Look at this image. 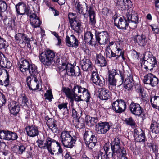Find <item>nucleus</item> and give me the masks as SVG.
Returning <instances> with one entry per match:
<instances>
[{
    "mask_svg": "<svg viewBox=\"0 0 159 159\" xmlns=\"http://www.w3.org/2000/svg\"><path fill=\"white\" fill-rule=\"evenodd\" d=\"M15 42L20 46H25V43L29 38L27 35L24 33H18L14 36Z\"/></svg>",
    "mask_w": 159,
    "mask_h": 159,
    "instance_id": "12",
    "label": "nucleus"
},
{
    "mask_svg": "<svg viewBox=\"0 0 159 159\" xmlns=\"http://www.w3.org/2000/svg\"><path fill=\"white\" fill-rule=\"evenodd\" d=\"M61 143L64 147L67 148H72L76 141L75 136H72L69 131H63L60 136Z\"/></svg>",
    "mask_w": 159,
    "mask_h": 159,
    "instance_id": "4",
    "label": "nucleus"
},
{
    "mask_svg": "<svg viewBox=\"0 0 159 159\" xmlns=\"http://www.w3.org/2000/svg\"><path fill=\"white\" fill-rule=\"evenodd\" d=\"M7 42L4 39L0 40V49L5 48L7 47Z\"/></svg>",
    "mask_w": 159,
    "mask_h": 159,
    "instance_id": "63",
    "label": "nucleus"
},
{
    "mask_svg": "<svg viewBox=\"0 0 159 159\" xmlns=\"http://www.w3.org/2000/svg\"><path fill=\"white\" fill-rule=\"evenodd\" d=\"M26 81L27 86L30 89L35 91L39 89V85L37 78L34 77L33 79L29 76L27 78Z\"/></svg>",
    "mask_w": 159,
    "mask_h": 159,
    "instance_id": "15",
    "label": "nucleus"
},
{
    "mask_svg": "<svg viewBox=\"0 0 159 159\" xmlns=\"http://www.w3.org/2000/svg\"><path fill=\"white\" fill-rule=\"evenodd\" d=\"M85 121L87 125L90 126L94 125L98 121L97 117H92L88 115L85 118Z\"/></svg>",
    "mask_w": 159,
    "mask_h": 159,
    "instance_id": "35",
    "label": "nucleus"
},
{
    "mask_svg": "<svg viewBox=\"0 0 159 159\" xmlns=\"http://www.w3.org/2000/svg\"><path fill=\"white\" fill-rule=\"evenodd\" d=\"M133 40L141 46H144L147 43V39L145 34L142 33L141 35L138 34L134 37Z\"/></svg>",
    "mask_w": 159,
    "mask_h": 159,
    "instance_id": "19",
    "label": "nucleus"
},
{
    "mask_svg": "<svg viewBox=\"0 0 159 159\" xmlns=\"http://www.w3.org/2000/svg\"><path fill=\"white\" fill-rule=\"evenodd\" d=\"M96 42L100 44H106L108 41L109 35L107 31L100 32L96 31L95 33Z\"/></svg>",
    "mask_w": 159,
    "mask_h": 159,
    "instance_id": "7",
    "label": "nucleus"
},
{
    "mask_svg": "<svg viewBox=\"0 0 159 159\" xmlns=\"http://www.w3.org/2000/svg\"><path fill=\"white\" fill-rule=\"evenodd\" d=\"M6 101V100L5 96L1 93H0V107L5 104Z\"/></svg>",
    "mask_w": 159,
    "mask_h": 159,
    "instance_id": "57",
    "label": "nucleus"
},
{
    "mask_svg": "<svg viewBox=\"0 0 159 159\" xmlns=\"http://www.w3.org/2000/svg\"><path fill=\"white\" fill-rule=\"evenodd\" d=\"M93 35L91 32H87L84 34V40L86 43L92 44L95 42V39L93 38Z\"/></svg>",
    "mask_w": 159,
    "mask_h": 159,
    "instance_id": "34",
    "label": "nucleus"
},
{
    "mask_svg": "<svg viewBox=\"0 0 159 159\" xmlns=\"http://www.w3.org/2000/svg\"><path fill=\"white\" fill-rule=\"evenodd\" d=\"M66 42L67 45L69 47L76 48L79 45V42L74 35H71L70 37L67 36L66 38Z\"/></svg>",
    "mask_w": 159,
    "mask_h": 159,
    "instance_id": "17",
    "label": "nucleus"
},
{
    "mask_svg": "<svg viewBox=\"0 0 159 159\" xmlns=\"http://www.w3.org/2000/svg\"><path fill=\"white\" fill-rule=\"evenodd\" d=\"M120 139L119 138L116 137L112 142L111 144V149L113 150L114 152H120L123 149H125L124 148L120 147Z\"/></svg>",
    "mask_w": 159,
    "mask_h": 159,
    "instance_id": "20",
    "label": "nucleus"
},
{
    "mask_svg": "<svg viewBox=\"0 0 159 159\" xmlns=\"http://www.w3.org/2000/svg\"><path fill=\"white\" fill-rule=\"evenodd\" d=\"M128 73L127 72L120 71V73L119 74V76L121 77V80L119 82V86L121 85L124 83V79L125 80L127 77V75Z\"/></svg>",
    "mask_w": 159,
    "mask_h": 159,
    "instance_id": "46",
    "label": "nucleus"
},
{
    "mask_svg": "<svg viewBox=\"0 0 159 159\" xmlns=\"http://www.w3.org/2000/svg\"><path fill=\"white\" fill-rule=\"evenodd\" d=\"M158 82L159 80L158 78L153 74L149 85L152 87H155L157 85Z\"/></svg>",
    "mask_w": 159,
    "mask_h": 159,
    "instance_id": "50",
    "label": "nucleus"
},
{
    "mask_svg": "<svg viewBox=\"0 0 159 159\" xmlns=\"http://www.w3.org/2000/svg\"><path fill=\"white\" fill-rule=\"evenodd\" d=\"M30 66L29 61L26 59L22 60L20 62L19 69L22 73H25L28 70V68Z\"/></svg>",
    "mask_w": 159,
    "mask_h": 159,
    "instance_id": "27",
    "label": "nucleus"
},
{
    "mask_svg": "<svg viewBox=\"0 0 159 159\" xmlns=\"http://www.w3.org/2000/svg\"><path fill=\"white\" fill-rule=\"evenodd\" d=\"M38 146L40 149H46V142L44 143V141L41 139H38L37 141Z\"/></svg>",
    "mask_w": 159,
    "mask_h": 159,
    "instance_id": "52",
    "label": "nucleus"
},
{
    "mask_svg": "<svg viewBox=\"0 0 159 159\" xmlns=\"http://www.w3.org/2000/svg\"><path fill=\"white\" fill-rule=\"evenodd\" d=\"M62 90L68 98L70 99L72 107L74 100L76 101L84 100L88 102L90 98V94L88 90L79 85H75L71 90L68 88H64Z\"/></svg>",
    "mask_w": 159,
    "mask_h": 159,
    "instance_id": "1",
    "label": "nucleus"
},
{
    "mask_svg": "<svg viewBox=\"0 0 159 159\" xmlns=\"http://www.w3.org/2000/svg\"><path fill=\"white\" fill-rule=\"evenodd\" d=\"M103 149L104 151L105 152V154L101 152L98 153L95 157L98 154L101 153H103L105 155V159H106V157H107L108 158H111L112 157H114L116 156V155L117 152H114L113 150H111L112 152H111V150L109 147L108 146V145L106 144L104 145L103 147Z\"/></svg>",
    "mask_w": 159,
    "mask_h": 159,
    "instance_id": "25",
    "label": "nucleus"
},
{
    "mask_svg": "<svg viewBox=\"0 0 159 159\" xmlns=\"http://www.w3.org/2000/svg\"><path fill=\"white\" fill-rule=\"evenodd\" d=\"M82 69L84 71H90L92 70V63L89 59L82 60L80 61Z\"/></svg>",
    "mask_w": 159,
    "mask_h": 159,
    "instance_id": "26",
    "label": "nucleus"
},
{
    "mask_svg": "<svg viewBox=\"0 0 159 159\" xmlns=\"http://www.w3.org/2000/svg\"><path fill=\"white\" fill-rule=\"evenodd\" d=\"M91 80L96 85L103 87L105 84L104 79L102 77H100L98 73L93 71L92 73Z\"/></svg>",
    "mask_w": 159,
    "mask_h": 159,
    "instance_id": "14",
    "label": "nucleus"
},
{
    "mask_svg": "<svg viewBox=\"0 0 159 159\" xmlns=\"http://www.w3.org/2000/svg\"><path fill=\"white\" fill-rule=\"evenodd\" d=\"M16 153L18 154L22 155L25 151L26 147L24 145L20 144L16 146Z\"/></svg>",
    "mask_w": 159,
    "mask_h": 159,
    "instance_id": "48",
    "label": "nucleus"
},
{
    "mask_svg": "<svg viewBox=\"0 0 159 159\" xmlns=\"http://www.w3.org/2000/svg\"><path fill=\"white\" fill-rule=\"evenodd\" d=\"M150 128L152 132L156 134L159 133V123L155 121L152 120Z\"/></svg>",
    "mask_w": 159,
    "mask_h": 159,
    "instance_id": "43",
    "label": "nucleus"
},
{
    "mask_svg": "<svg viewBox=\"0 0 159 159\" xmlns=\"http://www.w3.org/2000/svg\"><path fill=\"white\" fill-rule=\"evenodd\" d=\"M124 122L126 125L133 127H135L136 126L135 122L131 117L125 118L124 120Z\"/></svg>",
    "mask_w": 159,
    "mask_h": 159,
    "instance_id": "44",
    "label": "nucleus"
},
{
    "mask_svg": "<svg viewBox=\"0 0 159 159\" xmlns=\"http://www.w3.org/2000/svg\"><path fill=\"white\" fill-rule=\"evenodd\" d=\"M112 108L117 113H120L124 112L126 108V104L124 101L118 99L112 104Z\"/></svg>",
    "mask_w": 159,
    "mask_h": 159,
    "instance_id": "6",
    "label": "nucleus"
},
{
    "mask_svg": "<svg viewBox=\"0 0 159 159\" xmlns=\"http://www.w3.org/2000/svg\"><path fill=\"white\" fill-rule=\"evenodd\" d=\"M25 129L27 134L30 137H34L39 134L38 127L34 125L28 126L26 127Z\"/></svg>",
    "mask_w": 159,
    "mask_h": 159,
    "instance_id": "22",
    "label": "nucleus"
},
{
    "mask_svg": "<svg viewBox=\"0 0 159 159\" xmlns=\"http://www.w3.org/2000/svg\"><path fill=\"white\" fill-rule=\"evenodd\" d=\"M2 60L0 62V66L3 68H10L11 66V63L8 59L4 57Z\"/></svg>",
    "mask_w": 159,
    "mask_h": 159,
    "instance_id": "40",
    "label": "nucleus"
},
{
    "mask_svg": "<svg viewBox=\"0 0 159 159\" xmlns=\"http://www.w3.org/2000/svg\"><path fill=\"white\" fill-rule=\"evenodd\" d=\"M30 23L34 28L39 27L41 23V21L36 14L34 13L30 16Z\"/></svg>",
    "mask_w": 159,
    "mask_h": 159,
    "instance_id": "23",
    "label": "nucleus"
},
{
    "mask_svg": "<svg viewBox=\"0 0 159 159\" xmlns=\"http://www.w3.org/2000/svg\"><path fill=\"white\" fill-rule=\"evenodd\" d=\"M29 105L28 98L26 96H23L22 97V102L21 105L23 106L28 107Z\"/></svg>",
    "mask_w": 159,
    "mask_h": 159,
    "instance_id": "60",
    "label": "nucleus"
},
{
    "mask_svg": "<svg viewBox=\"0 0 159 159\" xmlns=\"http://www.w3.org/2000/svg\"><path fill=\"white\" fill-rule=\"evenodd\" d=\"M126 155L125 149H123L121 152H118L116 156L117 159H128Z\"/></svg>",
    "mask_w": 159,
    "mask_h": 159,
    "instance_id": "45",
    "label": "nucleus"
},
{
    "mask_svg": "<svg viewBox=\"0 0 159 159\" xmlns=\"http://www.w3.org/2000/svg\"><path fill=\"white\" fill-rule=\"evenodd\" d=\"M8 107L11 113L14 115H16L20 110L19 103L14 101L10 102L8 105Z\"/></svg>",
    "mask_w": 159,
    "mask_h": 159,
    "instance_id": "18",
    "label": "nucleus"
},
{
    "mask_svg": "<svg viewBox=\"0 0 159 159\" xmlns=\"http://www.w3.org/2000/svg\"><path fill=\"white\" fill-rule=\"evenodd\" d=\"M86 5V13L89 16L95 15L93 9L91 7H89L87 4L85 3Z\"/></svg>",
    "mask_w": 159,
    "mask_h": 159,
    "instance_id": "54",
    "label": "nucleus"
},
{
    "mask_svg": "<svg viewBox=\"0 0 159 159\" xmlns=\"http://www.w3.org/2000/svg\"><path fill=\"white\" fill-rule=\"evenodd\" d=\"M111 126L108 122L100 121L96 125L95 130L98 134H104L109 130Z\"/></svg>",
    "mask_w": 159,
    "mask_h": 159,
    "instance_id": "8",
    "label": "nucleus"
},
{
    "mask_svg": "<svg viewBox=\"0 0 159 159\" xmlns=\"http://www.w3.org/2000/svg\"><path fill=\"white\" fill-rule=\"evenodd\" d=\"M153 75V74L151 73H149L147 74L145 76H144L143 80L144 84H145L149 85Z\"/></svg>",
    "mask_w": 159,
    "mask_h": 159,
    "instance_id": "47",
    "label": "nucleus"
},
{
    "mask_svg": "<svg viewBox=\"0 0 159 159\" xmlns=\"http://www.w3.org/2000/svg\"><path fill=\"white\" fill-rule=\"evenodd\" d=\"M114 48L113 50L114 52L112 50H110L111 52L110 56L112 57H115L116 59H117L120 56H121L122 58L124 60V52L122 50V47L119 43L116 44L114 45Z\"/></svg>",
    "mask_w": 159,
    "mask_h": 159,
    "instance_id": "9",
    "label": "nucleus"
},
{
    "mask_svg": "<svg viewBox=\"0 0 159 159\" xmlns=\"http://www.w3.org/2000/svg\"><path fill=\"white\" fill-rule=\"evenodd\" d=\"M17 134L15 132L7 131L6 140H15L18 138Z\"/></svg>",
    "mask_w": 159,
    "mask_h": 159,
    "instance_id": "39",
    "label": "nucleus"
},
{
    "mask_svg": "<svg viewBox=\"0 0 159 159\" xmlns=\"http://www.w3.org/2000/svg\"><path fill=\"white\" fill-rule=\"evenodd\" d=\"M36 41L34 39L33 37L31 38H29L26 43H25V46L29 48H34L35 46L36 45Z\"/></svg>",
    "mask_w": 159,
    "mask_h": 159,
    "instance_id": "41",
    "label": "nucleus"
},
{
    "mask_svg": "<svg viewBox=\"0 0 159 159\" xmlns=\"http://www.w3.org/2000/svg\"><path fill=\"white\" fill-rule=\"evenodd\" d=\"M135 89L137 92L139 93L140 96H141L142 98H144V93L143 92V89L141 87L140 85L138 84L135 85Z\"/></svg>",
    "mask_w": 159,
    "mask_h": 159,
    "instance_id": "49",
    "label": "nucleus"
},
{
    "mask_svg": "<svg viewBox=\"0 0 159 159\" xmlns=\"http://www.w3.org/2000/svg\"><path fill=\"white\" fill-rule=\"evenodd\" d=\"M97 141V139L94 135L92 136L89 139L87 140L85 142V143L89 148L92 149L95 146Z\"/></svg>",
    "mask_w": 159,
    "mask_h": 159,
    "instance_id": "32",
    "label": "nucleus"
},
{
    "mask_svg": "<svg viewBox=\"0 0 159 159\" xmlns=\"http://www.w3.org/2000/svg\"><path fill=\"white\" fill-rule=\"evenodd\" d=\"M86 5V13L89 16L95 15L93 9L91 7H89L87 4L85 3Z\"/></svg>",
    "mask_w": 159,
    "mask_h": 159,
    "instance_id": "53",
    "label": "nucleus"
},
{
    "mask_svg": "<svg viewBox=\"0 0 159 159\" xmlns=\"http://www.w3.org/2000/svg\"><path fill=\"white\" fill-rule=\"evenodd\" d=\"M44 97L46 99L48 100L51 101L52 99L53 98L51 89L47 90L44 94Z\"/></svg>",
    "mask_w": 159,
    "mask_h": 159,
    "instance_id": "51",
    "label": "nucleus"
},
{
    "mask_svg": "<svg viewBox=\"0 0 159 159\" xmlns=\"http://www.w3.org/2000/svg\"><path fill=\"white\" fill-rule=\"evenodd\" d=\"M134 137L136 142L144 143L146 140L145 133L140 129H135L134 130Z\"/></svg>",
    "mask_w": 159,
    "mask_h": 159,
    "instance_id": "13",
    "label": "nucleus"
},
{
    "mask_svg": "<svg viewBox=\"0 0 159 159\" xmlns=\"http://www.w3.org/2000/svg\"><path fill=\"white\" fill-rule=\"evenodd\" d=\"M65 67V68L66 69V72L67 75L73 76L75 71L74 67H73L72 65H64Z\"/></svg>",
    "mask_w": 159,
    "mask_h": 159,
    "instance_id": "42",
    "label": "nucleus"
},
{
    "mask_svg": "<svg viewBox=\"0 0 159 159\" xmlns=\"http://www.w3.org/2000/svg\"><path fill=\"white\" fill-rule=\"evenodd\" d=\"M143 59H145L149 63H152V66L155 67L157 66V61L156 58L154 56L150 51L146 52L143 54Z\"/></svg>",
    "mask_w": 159,
    "mask_h": 159,
    "instance_id": "21",
    "label": "nucleus"
},
{
    "mask_svg": "<svg viewBox=\"0 0 159 159\" xmlns=\"http://www.w3.org/2000/svg\"><path fill=\"white\" fill-rule=\"evenodd\" d=\"M7 9V5L4 1H0V11H5Z\"/></svg>",
    "mask_w": 159,
    "mask_h": 159,
    "instance_id": "59",
    "label": "nucleus"
},
{
    "mask_svg": "<svg viewBox=\"0 0 159 159\" xmlns=\"http://www.w3.org/2000/svg\"><path fill=\"white\" fill-rule=\"evenodd\" d=\"M81 22L79 20L74 21L70 23L71 29L77 33H80L81 27Z\"/></svg>",
    "mask_w": 159,
    "mask_h": 159,
    "instance_id": "30",
    "label": "nucleus"
},
{
    "mask_svg": "<svg viewBox=\"0 0 159 159\" xmlns=\"http://www.w3.org/2000/svg\"><path fill=\"white\" fill-rule=\"evenodd\" d=\"M110 97V92L107 89L104 88L101 89L99 94L100 99L106 100L109 98Z\"/></svg>",
    "mask_w": 159,
    "mask_h": 159,
    "instance_id": "31",
    "label": "nucleus"
},
{
    "mask_svg": "<svg viewBox=\"0 0 159 159\" xmlns=\"http://www.w3.org/2000/svg\"><path fill=\"white\" fill-rule=\"evenodd\" d=\"M108 81L110 85L114 86L116 88V80L115 78H108Z\"/></svg>",
    "mask_w": 159,
    "mask_h": 159,
    "instance_id": "62",
    "label": "nucleus"
},
{
    "mask_svg": "<svg viewBox=\"0 0 159 159\" xmlns=\"http://www.w3.org/2000/svg\"><path fill=\"white\" fill-rule=\"evenodd\" d=\"M4 71V73H3V75H4L5 79L3 80V82L2 81V80L0 79V84L7 86L9 85L10 82L9 75L6 70L5 69Z\"/></svg>",
    "mask_w": 159,
    "mask_h": 159,
    "instance_id": "37",
    "label": "nucleus"
},
{
    "mask_svg": "<svg viewBox=\"0 0 159 159\" xmlns=\"http://www.w3.org/2000/svg\"><path fill=\"white\" fill-rule=\"evenodd\" d=\"M30 75L34 77L37 78L39 75L37 67L34 64H31L28 70Z\"/></svg>",
    "mask_w": 159,
    "mask_h": 159,
    "instance_id": "33",
    "label": "nucleus"
},
{
    "mask_svg": "<svg viewBox=\"0 0 159 159\" xmlns=\"http://www.w3.org/2000/svg\"><path fill=\"white\" fill-rule=\"evenodd\" d=\"M4 24L7 27L13 30L15 26V20L12 19H6L4 20Z\"/></svg>",
    "mask_w": 159,
    "mask_h": 159,
    "instance_id": "38",
    "label": "nucleus"
},
{
    "mask_svg": "<svg viewBox=\"0 0 159 159\" xmlns=\"http://www.w3.org/2000/svg\"><path fill=\"white\" fill-rule=\"evenodd\" d=\"M128 20V19H127ZM116 19H114V23L116 25L117 27L120 29H124L125 30L126 29V28L129 26V21L127 20V21L126 20L125 18H122V17L119 18V19L117 25V23H116ZM130 25L131 26V28L132 29L135 28H133V24H132L131 22L130 23Z\"/></svg>",
    "mask_w": 159,
    "mask_h": 159,
    "instance_id": "16",
    "label": "nucleus"
},
{
    "mask_svg": "<svg viewBox=\"0 0 159 159\" xmlns=\"http://www.w3.org/2000/svg\"><path fill=\"white\" fill-rule=\"evenodd\" d=\"M95 62L98 66L101 67L105 66L107 65L105 57L101 53L97 54Z\"/></svg>",
    "mask_w": 159,
    "mask_h": 159,
    "instance_id": "28",
    "label": "nucleus"
},
{
    "mask_svg": "<svg viewBox=\"0 0 159 159\" xmlns=\"http://www.w3.org/2000/svg\"><path fill=\"white\" fill-rule=\"evenodd\" d=\"M129 109L131 113L136 116H140L144 114V110L140 105L132 102L129 106Z\"/></svg>",
    "mask_w": 159,
    "mask_h": 159,
    "instance_id": "11",
    "label": "nucleus"
},
{
    "mask_svg": "<svg viewBox=\"0 0 159 159\" xmlns=\"http://www.w3.org/2000/svg\"><path fill=\"white\" fill-rule=\"evenodd\" d=\"M133 81L132 75L128 73L126 78L124 82V88L128 91L130 90L133 86Z\"/></svg>",
    "mask_w": 159,
    "mask_h": 159,
    "instance_id": "24",
    "label": "nucleus"
},
{
    "mask_svg": "<svg viewBox=\"0 0 159 159\" xmlns=\"http://www.w3.org/2000/svg\"><path fill=\"white\" fill-rule=\"evenodd\" d=\"M89 16L90 18L89 24L93 26L95 25L96 23L95 15H91Z\"/></svg>",
    "mask_w": 159,
    "mask_h": 159,
    "instance_id": "64",
    "label": "nucleus"
},
{
    "mask_svg": "<svg viewBox=\"0 0 159 159\" xmlns=\"http://www.w3.org/2000/svg\"><path fill=\"white\" fill-rule=\"evenodd\" d=\"M92 134V133L90 131H86L84 135V139L85 142L89 139L92 136H93Z\"/></svg>",
    "mask_w": 159,
    "mask_h": 159,
    "instance_id": "58",
    "label": "nucleus"
},
{
    "mask_svg": "<svg viewBox=\"0 0 159 159\" xmlns=\"http://www.w3.org/2000/svg\"><path fill=\"white\" fill-rule=\"evenodd\" d=\"M40 61L44 66H50L55 62V52L51 50H47L42 52L39 56Z\"/></svg>",
    "mask_w": 159,
    "mask_h": 159,
    "instance_id": "3",
    "label": "nucleus"
},
{
    "mask_svg": "<svg viewBox=\"0 0 159 159\" xmlns=\"http://www.w3.org/2000/svg\"><path fill=\"white\" fill-rule=\"evenodd\" d=\"M74 1V3H75V7L76 8V11L77 12L81 14L82 12V6L80 2H77V1Z\"/></svg>",
    "mask_w": 159,
    "mask_h": 159,
    "instance_id": "55",
    "label": "nucleus"
},
{
    "mask_svg": "<svg viewBox=\"0 0 159 159\" xmlns=\"http://www.w3.org/2000/svg\"><path fill=\"white\" fill-rule=\"evenodd\" d=\"M127 4V8H129L127 10L126 13V17L129 22L133 24V27L136 28L139 23V18L137 13L133 10L131 7L132 6V2L131 1H126Z\"/></svg>",
    "mask_w": 159,
    "mask_h": 159,
    "instance_id": "5",
    "label": "nucleus"
},
{
    "mask_svg": "<svg viewBox=\"0 0 159 159\" xmlns=\"http://www.w3.org/2000/svg\"><path fill=\"white\" fill-rule=\"evenodd\" d=\"M46 124L48 127L54 133H57L58 129L55 124V120L52 118L49 119L47 121Z\"/></svg>",
    "mask_w": 159,
    "mask_h": 159,
    "instance_id": "29",
    "label": "nucleus"
},
{
    "mask_svg": "<svg viewBox=\"0 0 159 159\" xmlns=\"http://www.w3.org/2000/svg\"><path fill=\"white\" fill-rule=\"evenodd\" d=\"M141 64L142 66H143V65L144 68L148 71V70L152 71L153 68L155 67L152 66V64L149 63L145 59H143V58Z\"/></svg>",
    "mask_w": 159,
    "mask_h": 159,
    "instance_id": "36",
    "label": "nucleus"
},
{
    "mask_svg": "<svg viewBox=\"0 0 159 159\" xmlns=\"http://www.w3.org/2000/svg\"><path fill=\"white\" fill-rule=\"evenodd\" d=\"M76 14L73 13H70L68 15V18L69 23H70L74 21L77 20L76 19Z\"/></svg>",
    "mask_w": 159,
    "mask_h": 159,
    "instance_id": "56",
    "label": "nucleus"
},
{
    "mask_svg": "<svg viewBox=\"0 0 159 159\" xmlns=\"http://www.w3.org/2000/svg\"><path fill=\"white\" fill-rule=\"evenodd\" d=\"M108 78H115V76L116 74V71L115 69L110 70L108 71Z\"/></svg>",
    "mask_w": 159,
    "mask_h": 159,
    "instance_id": "61",
    "label": "nucleus"
},
{
    "mask_svg": "<svg viewBox=\"0 0 159 159\" xmlns=\"http://www.w3.org/2000/svg\"><path fill=\"white\" fill-rule=\"evenodd\" d=\"M46 149L52 155L54 153L57 155H62L63 157V150L60 143L57 141L49 137H48L46 139Z\"/></svg>",
    "mask_w": 159,
    "mask_h": 159,
    "instance_id": "2",
    "label": "nucleus"
},
{
    "mask_svg": "<svg viewBox=\"0 0 159 159\" xmlns=\"http://www.w3.org/2000/svg\"><path fill=\"white\" fill-rule=\"evenodd\" d=\"M16 11L18 15H24L26 14L29 15L31 14V11L29 6L26 4L20 2L16 6Z\"/></svg>",
    "mask_w": 159,
    "mask_h": 159,
    "instance_id": "10",
    "label": "nucleus"
}]
</instances>
